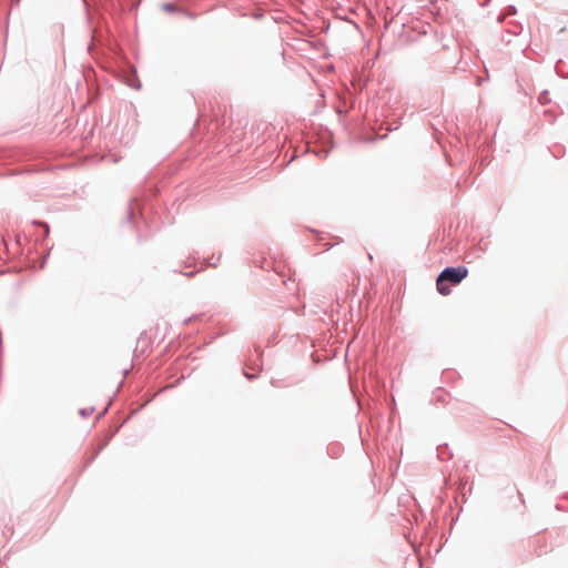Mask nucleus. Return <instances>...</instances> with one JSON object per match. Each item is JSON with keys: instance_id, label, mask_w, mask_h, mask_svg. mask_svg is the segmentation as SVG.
Instances as JSON below:
<instances>
[{"instance_id": "1", "label": "nucleus", "mask_w": 568, "mask_h": 568, "mask_svg": "<svg viewBox=\"0 0 568 568\" xmlns=\"http://www.w3.org/2000/svg\"><path fill=\"white\" fill-rule=\"evenodd\" d=\"M468 275V270L465 266L447 267L438 275L436 287L439 294L446 296L450 294V287L447 283L453 285L459 284Z\"/></svg>"}]
</instances>
